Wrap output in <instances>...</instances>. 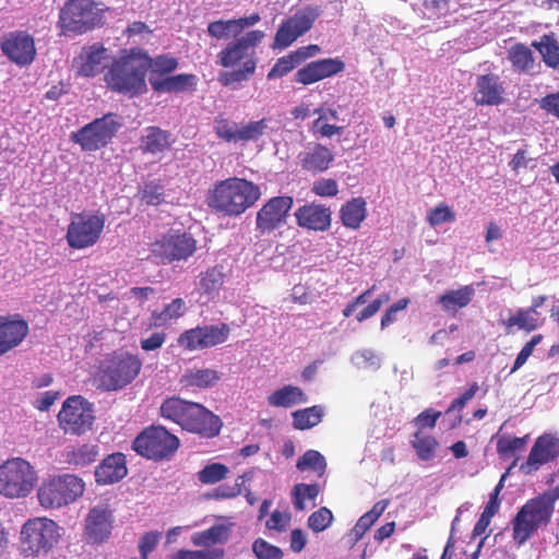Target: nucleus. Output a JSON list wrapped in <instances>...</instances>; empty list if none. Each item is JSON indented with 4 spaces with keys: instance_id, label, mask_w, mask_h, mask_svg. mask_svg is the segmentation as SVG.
I'll list each match as a JSON object with an SVG mask.
<instances>
[{
    "instance_id": "20",
    "label": "nucleus",
    "mask_w": 559,
    "mask_h": 559,
    "mask_svg": "<svg viewBox=\"0 0 559 559\" xmlns=\"http://www.w3.org/2000/svg\"><path fill=\"white\" fill-rule=\"evenodd\" d=\"M294 205L290 195L271 198L257 213V230L261 235L270 234L286 223Z\"/></svg>"
},
{
    "instance_id": "9",
    "label": "nucleus",
    "mask_w": 559,
    "mask_h": 559,
    "mask_svg": "<svg viewBox=\"0 0 559 559\" xmlns=\"http://www.w3.org/2000/svg\"><path fill=\"white\" fill-rule=\"evenodd\" d=\"M102 10L94 0H68L59 13L62 35H80L102 24Z\"/></svg>"
},
{
    "instance_id": "30",
    "label": "nucleus",
    "mask_w": 559,
    "mask_h": 559,
    "mask_svg": "<svg viewBox=\"0 0 559 559\" xmlns=\"http://www.w3.org/2000/svg\"><path fill=\"white\" fill-rule=\"evenodd\" d=\"M230 534L231 531L229 525L223 523L214 524L204 531L193 533L191 536V543L195 547L212 549V546L226 544Z\"/></svg>"
},
{
    "instance_id": "52",
    "label": "nucleus",
    "mask_w": 559,
    "mask_h": 559,
    "mask_svg": "<svg viewBox=\"0 0 559 559\" xmlns=\"http://www.w3.org/2000/svg\"><path fill=\"white\" fill-rule=\"evenodd\" d=\"M299 66L292 52L278 58L271 70L267 72V80L283 78Z\"/></svg>"
},
{
    "instance_id": "44",
    "label": "nucleus",
    "mask_w": 559,
    "mask_h": 559,
    "mask_svg": "<svg viewBox=\"0 0 559 559\" xmlns=\"http://www.w3.org/2000/svg\"><path fill=\"white\" fill-rule=\"evenodd\" d=\"M533 46L542 55L544 62L550 68L559 66V44L550 35H544L539 43H533Z\"/></svg>"
},
{
    "instance_id": "53",
    "label": "nucleus",
    "mask_w": 559,
    "mask_h": 559,
    "mask_svg": "<svg viewBox=\"0 0 559 559\" xmlns=\"http://www.w3.org/2000/svg\"><path fill=\"white\" fill-rule=\"evenodd\" d=\"M333 522V514L326 507H321L308 518V527L316 533L323 532Z\"/></svg>"
},
{
    "instance_id": "22",
    "label": "nucleus",
    "mask_w": 559,
    "mask_h": 559,
    "mask_svg": "<svg viewBox=\"0 0 559 559\" xmlns=\"http://www.w3.org/2000/svg\"><path fill=\"white\" fill-rule=\"evenodd\" d=\"M345 69L340 58H324L307 63L297 70L294 81L298 84L310 85L324 79L334 76Z\"/></svg>"
},
{
    "instance_id": "55",
    "label": "nucleus",
    "mask_w": 559,
    "mask_h": 559,
    "mask_svg": "<svg viewBox=\"0 0 559 559\" xmlns=\"http://www.w3.org/2000/svg\"><path fill=\"white\" fill-rule=\"evenodd\" d=\"M455 213L447 204H439L431 209L427 215V222L431 226H438L445 222H454Z\"/></svg>"
},
{
    "instance_id": "47",
    "label": "nucleus",
    "mask_w": 559,
    "mask_h": 559,
    "mask_svg": "<svg viewBox=\"0 0 559 559\" xmlns=\"http://www.w3.org/2000/svg\"><path fill=\"white\" fill-rule=\"evenodd\" d=\"M512 66L519 71H527L533 68L534 57L532 50L524 44L514 45L509 51Z\"/></svg>"
},
{
    "instance_id": "56",
    "label": "nucleus",
    "mask_w": 559,
    "mask_h": 559,
    "mask_svg": "<svg viewBox=\"0 0 559 559\" xmlns=\"http://www.w3.org/2000/svg\"><path fill=\"white\" fill-rule=\"evenodd\" d=\"M142 200L152 205H158L164 202V187L159 180L145 183L142 190Z\"/></svg>"
},
{
    "instance_id": "23",
    "label": "nucleus",
    "mask_w": 559,
    "mask_h": 559,
    "mask_svg": "<svg viewBox=\"0 0 559 559\" xmlns=\"http://www.w3.org/2000/svg\"><path fill=\"white\" fill-rule=\"evenodd\" d=\"M178 66V59L169 53L151 57L147 52L142 51V86L145 87L144 74L147 75L150 85L154 88L159 81L175 72Z\"/></svg>"
},
{
    "instance_id": "39",
    "label": "nucleus",
    "mask_w": 559,
    "mask_h": 559,
    "mask_svg": "<svg viewBox=\"0 0 559 559\" xmlns=\"http://www.w3.org/2000/svg\"><path fill=\"white\" fill-rule=\"evenodd\" d=\"M293 426L297 430L311 429L319 425L323 418V407L314 405L292 413Z\"/></svg>"
},
{
    "instance_id": "63",
    "label": "nucleus",
    "mask_w": 559,
    "mask_h": 559,
    "mask_svg": "<svg viewBox=\"0 0 559 559\" xmlns=\"http://www.w3.org/2000/svg\"><path fill=\"white\" fill-rule=\"evenodd\" d=\"M160 537V532H147L142 536V559H146L147 554L155 549Z\"/></svg>"
},
{
    "instance_id": "50",
    "label": "nucleus",
    "mask_w": 559,
    "mask_h": 559,
    "mask_svg": "<svg viewBox=\"0 0 559 559\" xmlns=\"http://www.w3.org/2000/svg\"><path fill=\"white\" fill-rule=\"evenodd\" d=\"M229 468L222 463H211L198 472V479L205 485L218 483L227 477Z\"/></svg>"
},
{
    "instance_id": "49",
    "label": "nucleus",
    "mask_w": 559,
    "mask_h": 559,
    "mask_svg": "<svg viewBox=\"0 0 559 559\" xmlns=\"http://www.w3.org/2000/svg\"><path fill=\"white\" fill-rule=\"evenodd\" d=\"M225 550L222 547L212 549L190 550L179 549L169 556V559H224Z\"/></svg>"
},
{
    "instance_id": "11",
    "label": "nucleus",
    "mask_w": 559,
    "mask_h": 559,
    "mask_svg": "<svg viewBox=\"0 0 559 559\" xmlns=\"http://www.w3.org/2000/svg\"><path fill=\"white\" fill-rule=\"evenodd\" d=\"M106 217L103 213H75L68 225L66 240L72 249L81 250L98 242L104 231Z\"/></svg>"
},
{
    "instance_id": "64",
    "label": "nucleus",
    "mask_w": 559,
    "mask_h": 559,
    "mask_svg": "<svg viewBox=\"0 0 559 559\" xmlns=\"http://www.w3.org/2000/svg\"><path fill=\"white\" fill-rule=\"evenodd\" d=\"M540 107L548 114L559 118V92L546 95L540 100Z\"/></svg>"
},
{
    "instance_id": "25",
    "label": "nucleus",
    "mask_w": 559,
    "mask_h": 559,
    "mask_svg": "<svg viewBox=\"0 0 559 559\" xmlns=\"http://www.w3.org/2000/svg\"><path fill=\"white\" fill-rule=\"evenodd\" d=\"M128 475L127 459L121 452L105 456L95 467V481L99 486L114 485Z\"/></svg>"
},
{
    "instance_id": "35",
    "label": "nucleus",
    "mask_w": 559,
    "mask_h": 559,
    "mask_svg": "<svg viewBox=\"0 0 559 559\" xmlns=\"http://www.w3.org/2000/svg\"><path fill=\"white\" fill-rule=\"evenodd\" d=\"M474 293V288L466 285L442 294L438 299V304L444 312L455 314L460 309L469 305Z\"/></svg>"
},
{
    "instance_id": "14",
    "label": "nucleus",
    "mask_w": 559,
    "mask_h": 559,
    "mask_svg": "<svg viewBox=\"0 0 559 559\" xmlns=\"http://www.w3.org/2000/svg\"><path fill=\"white\" fill-rule=\"evenodd\" d=\"M151 251L163 262L187 260L197 251V240L191 234L170 230L151 245Z\"/></svg>"
},
{
    "instance_id": "7",
    "label": "nucleus",
    "mask_w": 559,
    "mask_h": 559,
    "mask_svg": "<svg viewBox=\"0 0 559 559\" xmlns=\"http://www.w3.org/2000/svg\"><path fill=\"white\" fill-rule=\"evenodd\" d=\"M85 491V483L74 474H59L44 479L37 499L44 509H60L74 503Z\"/></svg>"
},
{
    "instance_id": "15",
    "label": "nucleus",
    "mask_w": 559,
    "mask_h": 559,
    "mask_svg": "<svg viewBox=\"0 0 559 559\" xmlns=\"http://www.w3.org/2000/svg\"><path fill=\"white\" fill-rule=\"evenodd\" d=\"M179 447V438L160 425H152L142 430V456L146 459L168 461Z\"/></svg>"
},
{
    "instance_id": "13",
    "label": "nucleus",
    "mask_w": 559,
    "mask_h": 559,
    "mask_svg": "<svg viewBox=\"0 0 559 559\" xmlns=\"http://www.w3.org/2000/svg\"><path fill=\"white\" fill-rule=\"evenodd\" d=\"M59 427L64 433L82 436L93 427V405L82 395L69 396L58 413Z\"/></svg>"
},
{
    "instance_id": "59",
    "label": "nucleus",
    "mask_w": 559,
    "mask_h": 559,
    "mask_svg": "<svg viewBox=\"0 0 559 559\" xmlns=\"http://www.w3.org/2000/svg\"><path fill=\"white\" fill-rule=\"evenodd\" d=\"M290 519L292 518L288 512H281L278 510H274L271 513L270 519L266 521L265 526L269 530L284 532L288 527Z\"/></svg>"
},
{
    "instance_id": "41",
    "label": "nucleus",
    "mask_w": 559,
    "mask_h": 559,
    "mask_svg": "<svg viewBox=\"0 0 559 559\" xmlns=\"http://www.w3.org/2000/svg\"><path fill=\"white\" fill-rule=\"evenodd\" d=\"M320 486L318 484H297L294 486L292 496L293 504L297 511L306 509V500H310L311 507H316V500L320 493Z\"/></svg>"
},
{
    "instance_id": "17",
    "label": "nucleus",
    "mask_w": 559,
    "mask_h": 559,
    "mask_svg": "<svg viewBox=\"0 0 559 559\" xmlns=\"http://www.w3.org/2000/svg\"><path fill=\"white\" fill-rule=\"evenodd\" d=\"M320 11L314 7H305L297 10L294 15L289 16L280 25L273 43V48H287L298 37L307 33L318 19Z\"/></svg>"
},
{
    "instance_id": "31",
    "label": "nucleus",
    "mask_w": 559,
    "mask_h": 559,
    "mask_svg": "<svg viewBox=\"0 0 559 559\" xmlns=\"http://www.w3.org/2000/svg\"><path fill=\"white\" fill-rule=\"evenodd\" d=\"M221 380V373L211 368H193L187 370L180 383L186 389L204 390L214 386Z\"/></svg>"
},
{
    "instance_id": "28",
    "label": "nucleus",
    "mask_w": 559,
    "mask_h": 559,
    "mask_svg": "<svg viewBox=\"0 0 559 559\" xmlns=\"http://www.w3.org/2000/svg\"><path fill=\"white\" fill-rule=\"evenodd\" d=\"M504 88L496 74L478 75L473 100L481 106H497L503 102Z\"/></svg>"
},
{
    "instance_id": "60",
    "label": "nucleus",
    "mask_w": 559,
    "mask_h": 559,
    "mask_svg": "<svg viewBox=\"0 0 559 559\" xmlns=\"http://www.w3.org/2000/svg\"><path fill=\"white\" fill-rule=\"evenodd\" d=\"M313 129L320 133L323 138H332L335 134H340L343 130V127H337L334 124H330L326 122V116L320 115L314 121H313Z\"/></svg>"
},
{
    "instance_id": "3",
    "label": "nucleus",
    "mask_w": 559,
    "mask_h": 559,
    "mask_svg": "<svg viewBox=\"0 0 559 559\" xmlns=\"http://www.w3.org/2000/svg\"><path fill=\"white\" fill-rule=\"evenodd\" d=\"M559 500V487L528 499L511 520L512 539L518 546L524 545L542 527H546Z\"/></svg>"
},
{
    "instance_id": "24",
    "label": "nucleus",
    "mask_w": 559,
    "mask_h": 559,
    "mask_svg": "<svg viewBox=\"0 0 559 559\" xmlns=\"http://www.w3.org/2000/svg\"><path fill=\"white\" fill-rule=\"evenodd\" d=\"M27 322L15 316H0V357L16 348L27 336Z\"/></svg>"
},
{
    "instance_id": "38",
    "label": "nucleus",
    "mask_w": 559,
    "mask_h": 559,
    "mask_svg": "<svg viewBox=\"0 0 559 559\" xmlns=\"http://www.w3.org/2000/svg\"><path fill=\"white\" fill-rule=\"evenodd\" d=\"M527 442V435L524 437L501 436L497 440V453L503 460L514 459L512 465H515L518 461V453L524 450Z\"/></svg>"
},
{
    "instance_id": "29",
    "label": "nucleus",
    "mask_w": 559,
    "mask_h": 559,
    "mask_svg": "<svg viewBox=\"0 0 559 559\" xmlns=\"http://www.w3.org/2000/svg\"><path fill=\"white\" fill-rule=\"evenodd\" d=\"M107 49L99 44H94L84 48L79 57L80 66L78 74L85 78H93L99 73H105L107 63Z\"/></svg>"
},
{
    "instance_id": "58",
    "label": "nucleus",
    "mask_w": 559,
    "mask_h": 559,
    "mask_svg": "<svg viewBox=\"0 0 559 559\" xmlns=\"http://www.w3.org/2000/svg\"><path fill=\"white\" fill-rule=\"evenodd\" d=\"M543 340L542 334L534 335L521 349V352L518 354L513 367L511 369V372H515L519 370L528 359V357L532 355L535 346L539 344Z\"/></svg>"
},
{
    "instance_id": "19",
    "label": "nucleus",
    "mask_w": 559,
    "mask_h": 559,
    "mask_svg": "<svg viewBox=\"0 0 559 559\" xmlns=\"http://www.w3.org/2000/svg\"><path fill=\"white\" fill-rule=\"evenodd\" d=\"M2 53L19 67L31 64L36 57L34 38L25 31H13L0 38Z\"/></svg>"
},
{
    "instance_id": "36",
    "label": "nucleus",
    "mask_w": 559,
    "mask_h": 559,
    "mask_svg": "<svg viewBox=\"0 0 559 559\" xmlns=\"http://www.w3.org/2000/svg\"><path fill=\"white\" fill-rule=\"evenodd\" d=\"M308 397L299 388L292 384L275 390L267 396V403L272 407L290 408L297 404L307 403Z\"/></svg>"
},
{
    "instance_id": "42",
    "label": "nucleus",
    "mask_w": 559,
    "mask_h": 559,
    "mask_svg": "<svg viewBox=\"0 0 559 559\" xmlns=\"http://www.w3.org/2000/svg\"><path fill=\"white\" fill-rule=\"evenodd\" d=\"M437 439L431 436L418 430L414 435L412 445L416 451V454L421 461H430L436 455V449L438 447Z\"/></svg>"
},
{
    "instance_id": "33",
    "label": "nucleus",
    "mask_w": 559,
    "mask_h": 559,
    "mask_svg": "<svg viewBox=\"0 0 559 559\" xmlns=\"http://www.w3.org/2000/svg\"><path fill=\"white\" fill-rule=\"evenodd\" d=\"M343 225L349 229H358L367 217V203L362 197L348 200L340 210Z\"/></svg>"
},
{
    "instance_id": "54",
    "label": "nucleus",
    "mask_w": 559,
    "mask_h": 559,
    "mask_svg": "<svg viewBox=\"0 0 559 559\" xmlns=\"http://www.w3.org/2000/svg\"><path fill=\"white\" fill-rule=\"evenodd\" d=\"M252 551L258 559H282L284 556L280 547L270 544L263 538H258L253 542Z\"/></svg>"
},
{
    "instance_id": "62",
    "label": "nucleus",
    "mask_w": 559,
    "mask_h": 559,
    "mask_svg": "<svg viewBox=\"0 0 559 559\" xmlns=\"http://www.w3.org/2000/svg\"><path fill=\"white\" fill-rule=\"evenodd\" d=\"M241 493V484L236 483L234 485L223 484L213 489L210 495L214 499H230Z\"/></svg>"
},
{
    "instance_id": "57",
    "label": "nucleus",
    "mask_w": 559,
    "mask_h": 559,
    "mask_svg": "<svg viewBox=\"0 0 559 559\" xmlns=\"http://www.w3.org/2000/svg\"><path fill=\"white\" fill-rule=\"evenodd\" d=\"M311 191L319 197L332 198L338 193V185L335 179L320 178L313 181Z\"/></svg>"
},
{
    "instance_id": "37",
    "label": "nucleus",
    "mask_w": 559,
    "mask_h": 559,
    "mask_svg": "<svg viewBox=\"0 0 559 559\" xmlns=\"http://www.w3.org/2000/svg\"><path fill=\"white\" fill-rule=\"evenodd\" d=\"M225 272L223 265H214L199 274L198 288L207 296H213L219 292L225 282Z\"/></svg>"
},
{
    "instance_id": "43",
    "label": "nucleus",
    "mask_w": 559,
    "mask_h": 559,
    "mask_svg": "<svg viewBox=\"0 0 559 559\" xmlns=\"http://www.w3.org/2000/svg\"><path fill=\"white\" fill-rule=\"evenodd\" d=\"M186 310V301L182 298H176L165 306L162 312L152 313V323L156 326L164 325L170 320H176L185 316Z\"/></svg>"
},
{
    "instance_id": "4",
    "label": "nucleus",
    "mask_w": 559,
    "mask_h": 559,
    "mask_svg": "<svg viewBox=\"0 0 559 559\" xmlns=\"http://www.w3.org/2000/svg\"><path fill=\"white\" fill-rule=\"evenodd\" d=\"M207 195L211 209L227 216H239L260 199L261 189L247 179L230 177L217 181Z\"/></svg>"
},
{
    "instance_id": "18",
    "label": "nucleus",
    "mask_w": 559,
    "mask_h": 559,
    "mask_svg": "<svg viewBox=\"0 0 559 559\" xmlns=\"http://www.w3.org/2000/svg\"><path fill=\"white\" fill-rule=\"evenodd\" d=\"M228 324L199 325L182 332L177 342L187 350H201L223 344L229 336Z\"/></svg>"
},
{
    "instance_id": "5",
    "label": "nucleus",
    "mask_w": 559,
    "mask_h": 559,
    "mask_svg": "<svg viewBox=\"0 0 559 559\" xmlns=\"http://www.w3.org/2000/svg\"><path fill=\"white\" fill-rule=\"evenodd\" d=\"M104 82L111 92L135 95L140 90V48H124L112 57L107 63Z\"/></svg>"
},
{
    "instance_id": "12",
    "label": "nucleus",
    "mask_w": 559,
    "mask_h": 559,
    "mask_svg": "<svg viewBox=\"0 0 559 559\" xmlns=\"http://www.w3.org/2000/svg\"><path fill=\"white\" fill-rule=\"evenodd\" d=\"M120 127L118 116L108 112L72 132L71 141L79 144L83 151H97L111 142Z\"/></svg>"
},
{
    "instance_id": "51",
    "label": "nucleus",
    "mask_w": 559,
    "mask_h": 559,
    "mask_svg": "<svg viewBox=\"0 0 559 559\" xmlns=\"http://www.w3.org/2000/svg\"><path fill=\"white\" fill-rule=\"evenodd\" d=\"M267 129V120L265 118L258 121H249L239 127L237 136L238 142H249L259 140Z\"/></svg>"
},
{
    "instance_id": "48",
    "label": "nucleus",
    "mask_w": 559,
    "mask_h": 559,
    "mask_svg": "<svg viewBox=\"0 0 559 559\" xmlns=\"http://www.w3.org/2000/svg\"><path fill=\"white\" fill-rule=\"evenodd\" d=\"M239 126L237 122L231 121L223 116H217L214 119V131L218 139L227 143H237L238 142V132Z\"/></svg>"
},
{
    "instance_id": "6",
    "label": "nucleus",
    "mask_w": 559,
    "mask_h": 559,
    "mask_svg": "<svg viewBox=\"0 0 559 559\" xmlns=\"http://www.w3.org/2000/svg\"><path fill=\"white\" fill-rule=\"evenodd\" d=\"M140 361L127 353L106 356L93 373V384L102 391H117L128 385L139 373Z\"/></svg>"
},
{
    "instance_id": "2",
    "label": "nucleus",
    "mask_w": 559,
    "mask_h": 559,
    "mask_svg": "<svg viewBox=\"0 0 559 559\" xmlns=\"http://www.w3.org/2000/svg\"><path fill=\"white\" fill-rule=\"evenodd\" d=\"M160 416L179 425L183 430L202 438L212 439L219 435L222 419L204 405L182 400L177 396L167 397L160 405Z\"/></svg>"
},
{
    "instance_id": "1",
    "label": "nucleus",
    "mask_w": 559,
    "mask_h": 559,
    "mask_svg": "<svg viewBox=\"0 0 559 559\" xmlns=\"http://www.w3.org/2000/svg\"><path fill=\"white\" fill-rule=\"evenodd\" d=\"M261 16L258 12L247 16L229 20H215L207 24L206 33L216 40L233 37L216 55V64L226 69L221 71L217 81L224 87L239 88L242 83L251 80L258 68L257 49L265 38L264 31H245L258 24Z\"/></svg>"
},
{
    "instance_id": "26",
    "label": "nucleus",
    "mask_w": 559,
    "mask_h": 559,
    "mask_svg": "<svg viewBox=\"0 0 559 559\" xmlns=\"http://www.w3.org/2000/svg\"><path fill=\"white\" fill-rule=\"evenodd\" d=\"M332 212L330 207L309 203L295 212L298 226L314 231H325L331 227Z\"/></svg>"
},
{
    "instance_id": "61",
    "label": "nucleus",
    "mask_w": 559,
    "mask_h": 559,
    "mask_svg": "<svg viewBox=\"0 0 559 559\" xmlns=\"http://www.w3.org/2000/svg\"><path fill=\"white\" fill-rule=\"evenodd\" d=\"M440 415V412L427 408L416 416L414 419L415 426L418 427V430L423 428H433Z\"/></svg>"
},
{
    "instance_id": "16",
    "label": "nucleus",
    "mask_w": 559,
    "mask_h": 559,
    "mask_svg": "<svg viewBox=\"0 0 559 559\" xmlns=\"http://www.w3.org/2000/svg\"><path fill=\"white\" fill-rule=\"evenodd\" d=\"M114 512L108 504L91 508L83 521L82 540L97 547L107 543L114 530Z\"/></svg>"
},
{
    "instance_id": "46",
    "label": "nucleus",
    "mask_w": 559,
    "mask_h": 559,
    "mask_svg": "<svg viewBox=\"0 0 559 559\" xmlns=\"http://www.w3.org/2000/svg\"><path fill=\"white\" fill-rule=\"evenodd\" d=\"M296 467L299 471L312 469L322 476L326 469V461L319 451L308 450L298 459Z\"/></svg>"
},
{
    "instance_id": "34",
    "label": "nucleus",
    "mask_w": 559,
    "mask_h": 559,
    "mask_svg": "<svg viewBox=\"0 0 559 559\" xmlns=\"http://www.w3.org/2000/svg\"><path fill=\"white\" fill-rule=\"evenodd\" d=\"M173 142L175 140L169 131L158 127H148L145 129V135H142V143H144L142 152L160 156L170 147Z\"/></svg>"
},
{
    "instance_id": "45",
    "label": "nucleus",
    "mask_w": 559,
    "mask_h": 559,
    "mask_svg": "<svg viewBox=\"0 0 559 559\" xmlns=\"http://www.w3.org/2000/svg\"><path fill=\"white\" fill-rule=\"evenodd\" d=\"M99 455V448L96 444L84 443L74 448L68 453V461L78 466H86L94 463Z\"/></svg>"
},
{
    "instance_id": "27",
    "label": "nucleus",
    "mask_w": 559,
    "mask_h": 559,
    "mask_svg": "<svg viewBox=\"0 0 559 559\" xmlns=\"http://www.w3.org/2000/svg\"><path fill=\"white\" fill-rule=\"evenodd\" d=\"M298 159L305 171L317 175L330 168L334 162V154L329 147L320 143H309L307 147L298 154Z\"/></svg>"
},
{
    "instance_id": "10",
    "label": "nucleus",
    "mask_w": 559,
    "mask_h": 559,
    "mask_svg": "<svg viewBox=\"0 0 559 559\" xmlns=\"http://www.w3.org/2000/svg\"><path fill=\"white\" fill-rule=\"evenodd\" d=\"M58 524L47 518L27 520L21 530L20 547L25 556L48 552L59 540Z\"/></svg>"
},
{
    "instance_id": "21",
    "label": "nucleus",
    "mask_w": 559,
    "mask_h": 559,
    "mask_svg": "<svg viewBox=\"0 0 559 559\" xmlns=\"http://www.w3.org/2000/svg\"><path fill=\"white\" fill-rule=\"evenodd\" d=\"M558 457L559 438L552 433H543L536 438L527 459L520 465V471L525 475H531Z\"/></svg>"
},
{
    "instance_id": "40",
    "label": "nucleus",
    "mask_w": 559,
    "mask_h": 559,
    "mask_svg": "<svg viewBox=\"0 0 559 559\" xmlns=\"http://www.w3.org/2000/svg\"><path fill=\"white\" fill-rule=\"evenodd\" d=\"M507 329L518 326L526 332H532L542 325L539 317L534 313V309H519L514 316H511L506 322Z\"/></svg>"
},
{
    "instance_id": "32",
    "label": "nucleus",
    "mask_w": 559,
    "mask_h": 559,
    "mask_svg": "<svg viewBox=\"0 0 559 559\" xmlns=\"http://www.w3.org/2000/svg\"><path fill=\"white\" fill-rule=\"evenodd\" d=\"M198 85V78L192 73L169 74L153 88L154 92L163 94L193 92Z\"/></svg>"
},
{
    "instance_id": "8",
    "label": "nucleus",
    "mask_w": 559,
    "mask_h": 559,
    "mask_svg": "<svg viewBox=\"0 0 559 559\" xmlns=\"http://www.w3.org/2000/svg\"><path fill=\"white\" fill-rule=\"evenodd\" d=\"M36 483L34 466L22 457L9 459L0 465V495L5 498H26Z\"/></svg>"
}]
</instances>
